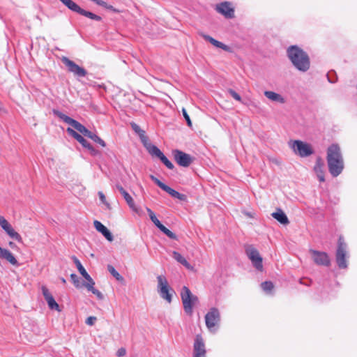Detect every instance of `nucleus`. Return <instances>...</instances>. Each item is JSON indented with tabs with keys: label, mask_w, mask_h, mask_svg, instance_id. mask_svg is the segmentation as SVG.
Masks as SVG:
<instances>
[{
	"label": "nucleus",
	"mask_w": 357,
	"mask_h": 357,
	"mask_svg": "<svg viewBox=\"0 0 357 357\" xmlns=\"http://www.w3.org/2000/svg\"><path fill=\"white\" fill-rule=\"evenodd\" d=\"M324 162L321 158L318 157L316 160V163L314 167V170L317 174V176L320 182L325 181L324 177Z\"/></svg>",
	"instance_id": "obj_18"
},
{
	"label": "nucleus",
	"mask_w": 357,
	"mask_h": 357,
	"mask_svg": "<svg viewBox=\"0 0 357 357\" xmlns=\"http://www.w3.org/2000/svg\"><path fill=\"white\" fill-rule=\"evenodd\" d=\"M146 211L149 213V215L151 221L158 228L162 223L159 221V220L156 218L155 213L149 208H147Z\"/></svg>",
	"instance_id": "obj_32"
},
{
	"label": "nucleus",
	"mask_w": 357,
	"mask_h": 357,
	"mask_svg": "<svg viewBox=\"0 0 357 357\" xmlns=\"http://www.w3.org/2000/svg\"><path fill=\"white\" fill-rule=\"evenodd\" d=\"M97 320V318L96 317H89L86 320V324L89 326H93L96 321Z\"/></svg>",
	"instance_id": "obj_42"
},
{
	"label": "nucleus",
	"mask_w": 357,
	"mask_h": 357,
	"mask_svg": "<svg viewBox=\"0 0 357 357\" xmlns=\"http://www.w3.org/2000/svg\"><path fill=\"white\" fill-rule=\"evenodd\" d=\"M227 92L231 95V96L234 98L236 100L241 101V98L239 94H238L234 90L229 89Z\"/></svg>",
	"instance_id": "obj_38"
},
{
	"label": "nucleus",
	"mask_w": 357,
	"mask_h": 357,
	"mask_svg": "<svg viewBox=\"0 0 357 357\" xmlns=\"http://www.w3.org/2000/svg\"><path fill=\"white\" fill-rule=\"evenodd\" d=\"M41 289H42L43 295L45 301H47L49 307L51 310H55L59 312L61 311V310L59 308V305L55 301L54 297L50 294L48 289L45 286H43Z\"/></svg>",
	"instance_id": "obj_17"
},
{
	"label": "nucleus",
	"mask_w": 357,
	"mask_h": 357,
	"mask_svg": "<svg viewBox=\"0 0 357 357\" xmlns=\"http://www.w3.org/2000/svg\"><path fill=\"white\" fill-rule=\"evenodd\" d=\"M53 114L58 118H59L61 120H62L63 122L73 127L75 129H76L77 131L81 132L84 136L89 137L90 134L91 133V131L89 130L84 126L81 124L79 122L64 114L60 111L54 109Z\"/></svg>",
	"instance_id": "obj_5"
},
{
	"label": "nucleus",
	"mask_w": 357,
	"mask_h": 357,
	"mask_svg": "<svg viewBox=\"0 0 357 357\" xmlns=\"http://www.w3.org/2000/svg\"><path fill=\"white\" fill-rule=\"evenodd\" d=\"M150 178L158 187H160L162 190L169 194L172 197L176 198L181 201L186 200V195L179 193L176 190L172 189L169 186L163 183L153 175H150Z\"/></svg>",
	"instance_id": "obj_11"
},
{
	"label": "nucleus",
	"mask_w": 357,
	"mask_h": 357,
	"mask_svg": "<svg viewBox=\"0 0 357 357\" xmlns=\"http://www.w3.org/2000/svg\"><path fill=\"white\" fill-rule=\"evenodd\" d=\"M206 351L204 340L200 335H197L193 345V357H206Z\"/></svg>",
	"instance_id": "obj_15"
},
{
	"label": "nucleus",
	"mask_w": 357,
	"mask_h": 357,
	"mask_svg": "<svg viewBox=\"0 0 357 357\" xmlns=\"http://www.w3.org/2000/svg\"><path fill=\"white\" fill-rule=\"evenodd\" d=\"M98 196L102 204L107 206L108 208H110L109 204L106 201L105 195L102 192H98Z\"/></svg>",
	"instance_id": "obj_40"
},
{
	"label": "nucleus",
	"mask_w": 357,
	"mask_h": 357,
	"mask_svg": "<svg viewBox=\"0 0 357 357\" xmlns=\"http://www.w3.org/2000/svg\"><path fill=\"white\" fill-rule=\"evenodd\" d=\"M182 113H183V117L185 118V119L186 121L187 125L190 128H191L192 127V121H191L189 115L188 114L185 109H184V108L182 109Z\"/></svg>",
	"instance_id": "obj_39"
},
{
	"label": "nucleus",
	"mask_w": 357,
	"mask_h": 357,
	"mask_svg": "<svg viewBox=\"0 0 357 357\" xmlns=\"http://www.w3.org/2000/svg\"><path fill=\"white\" fill-rule=\"evenodd\" d=\"M61 60L67 68L68 71L73 73L74 75L79 77H83L86 75L87 72L84 68L80 67L68 57L63 56Z\"/></svg>",
	"instance_id": "obj_10"
},
{
	"label": "nucleus",
	"mask_w": 357,
	"mask_h": 357,
	"mask_svg": "<svg viewBox=\"0 0 357 357\" xmlns=\"http://www.w3.org/2000/svg\"><path fill=\"white\" fill-rule=\"evenodd\" d=\"M310 252L312 254V259L315 264L326 266L330 265V259L327 253L314 250H310Z\"/></svg>",
	"instance_id": "obj_16"
},
{
	"label": "nucleus",
	"mask_w": 357,
	"mask_h": 357,
	"mask_svg": "<svg viewBox=\"0 0 357 357\" xmlns=\"http://www.w3.org/2000/svg\"><path fill=\"white\" fill-rule=\"evenodd\" d=\"M245 253L253 266L257 270L261 271L263 270V259L258 250L253 245H250L246 246Z\"/></svg>",
	"instance_id": "obj_8"
},
{
	"label": "nucleus",
	"mask_w": 357,
	"mask_h": 357,
	"mask_svg": "<svg viewBox=\"0 0 357 357\" xmlns=\"http://www.w3.org/2000/svg\"><path fill=\"white\" fill-rule=\"evenodd\" d=\"M220 321V315L217 308H211L205 315L206 327L211 332L215 331V326Z\"/></svg>",
	"instance_id": "obj_9"
},
{
	"label": "nucleus",
	"mask_w": 357,
	"mask_h": 357,
	"mask_svg": "<svg viewBox=\"0 0 357 357\" xmlns=\"http://www.w3.org/2000/svg\"><path fill=\"white\" fill-rule=\"evenodd\" d=\"M287 56L293 66L300 72L305 73L310 68L308 54L298 45H291L287 49Z\"/></svg>",
	"instance_id": "obj_1"
},
{
	"label": "nucleus",
	"mask_w": 357,
	"mask_h": 357,
	"mask_svg": "<svg viewBox=\"0 0 357 357\" xmlns=\"http://www.w3.org/2000/svg\"><path fill=\"white\" fill-rule=\"evenodd\" d=\"M126 354V350L123 347H121V348L119 349L117 352H116V355L119 357L124 356Z\"/></svg>",
	"instance_id": "obj_43"
},
{
	"label": "nucleus",
	"mask_w": 357,
	"mask_h": 357,
	"mask_svg": "<svg viewBox=\"0 0 357 357\" xmlns=\"http://www.w3.org/2000/svg\"><path fill=\"white\" fill-rule=\"evenodd\" d=\"M107 271L114 278H115L116 280L119 282H123L124 280L123 277L121 276L112 265L107 266Z\"/></svg>",
	"instance_id": "obj_29"
},
{
	"label": "nucleus",
	"mask_w": 357,
	"mask_h": 357,
	"mask_svg": "<svg viewBox=\"0 0 357 357\" xmlns=\"http://www.w3.org/2000/svg\"><path fill=\"white\" fill-rule=\"evenodd\" d=\"M70 278H71V280L73 282L74 285L77 288H80L82 287L79 278H78V276L76 274L72 273L70 275Z\"/></svg>",
	"instance_id": "obj_36"
},
{
	"label": "nucleus",
	"mask_w": 357,
	"mask_h": 357,
	"mask_svg": "<svg viewBox=\"0 0 357 357\" xmlns=\"http://www.w3.org/2000/svg\"><path fill=\"white\" fill-rule=\"evenodd\" d=\"M0 258L6 260L15 266H19V263L13 254L8 249L3 248L0 250Z\"/></svg>",
	"instance_id": "obj_20"
},
{
	"label": "nucleus",
	"mask_w": 357,
	"mask_h": 357,
	"mask_svg": "<svg viewBox=\"0 0 357 357\" xmlns=\"http://www.w3.org/2000/svg\"><path fill=\"white\" fill-rule=\"evenodd\" d=\"M131 127L132 130L137 134H139V137H142L144 135V131L142 130L140 127L136 124L135 123H131Z\"/></svg>",
	"instance_id": "obj_37"
},
{
	"label": "nucleus",
	"mask_w": 357,
	"mask_h": 357,
	"mask_svg": "<svg viewBox=\"0 0 357 357\" xmlns=\"http://www.w3.org/2000/svg\"><path fill=\"white\" fill-rule=\"evenodd\" d=\"M347 244L342 237L338 239L337 249L336 251V262L340 268H346L347 267Z\"/></svg>",
	"instance_id": "obj_7"
},
{
	"label": "nucleus",
	"mask_w": 357,
	"mask_h": 357,
	"mask_svg": "<svg viewBox=\"0 0 357 357\" xmlns=\"http://www.w3.org/2000/svg\"><path fill=\"white\" fill-rule=\"evenodd\" d=\"M290 146L294 153L302 158L310 156L314 153L310 144L301 140H295L291 142Z\"/></svg>",
	"instance_id": "obj_6"
},
{
	"label": "nucleus",
	"mask_w": 357,
	"mask_h": 357,
	"mask_svg": "<svg viewBox=\"0 0 357 357\" xmlns=\"http://www.w3.org/2000/svg\"><path fill=\"white\" fill-rule=\"evenodd\" d=\"M158 229L162 231L165 234H166L169 238L177 240V236L173 233L172 231H170L169 229L165 227L162 224H161Z\"/></svg>",
	"instance_id": "obj_30"
},
{
	"label": "nucleus",
	"mask_w": 357,
	"mask_h": 357,
	"mask_svg": "<svg viewBox=\"0 0 357 357\" xmlns=\"http://www.w3.org/2000/svg\"><path fill=\"white\" fill-rule=\"evenodd\" d=\"M98 6H100L102 7H104L105 8L107 9V10H109L114 13H120L121 10L114 8L111 5H109L107 2L102 1V0H100L98 2Z\"/></svg>",
	"instance_id": "obj_31"
},
{
	"label": "nucleus",
	"mask_w": 357,
	"mask_h": 357,
	"mask_svg": "<svg viewBox=\"0 0 357 357\" xmlns=\"http://www.w3.org/2000/svg\"><path fill=\"white\" fill-rule=\"evenodd\" d=\"M84 278L87 281V282H86V284H91V285H95V282L93 281V280L89 275V277L86 276V277H84Z\"/></svg>",
	"instance_id": "obj_45"
},
{
	"label": "nucleus",
	"mask_w": 357,
	"mask_h": 357,
	"mask_svg": "<svg viewBox=\"0 0 357 357\" xmlns=\"http://www.w3.org/2000/svg\"><path fill=\"white\" fill-rule=\"evenodd\" d=\"M261 286L265 291H271L274 288V285L271 281H265L261 283Z\"/></svg>",
	"instance_id": "obj_35"
},
{
	"label": "nucleus",
	"mask_w": 357,
	"mask_h": 357,
	"mask_svg": "<svg viewBox=\"0 0 357 357\" xmlns=\"http://www.w3.org/2000/svg\"><path fill=\"white\" fill-rule=\"evenodd\" d=\"M93 225H94L96 229L98 231L100 232L105 237V238L107 241L111 242L114 240V237H113V235L112 234V233L100 222H99L98 220H95L93 222Z\"/></svg>",
	"instance_id": "obj_19"
},
{
	"label": "nucleus",
	"mask_w": 357,
	"mask_h": 357,
	"mask_svg": "<svg viewBox=\"0 0 357 357\" xmlns=\"http://www.w3.org/2000/svg\"><path fill=\"white\" fill-rule=\"evenodd\" d=\"M328 81H329L330 82H332V83H333V82H335V80H332V79H331V78H330L328 76Z\"/></svg>",
	"instance_id": "obj_49"
},
{
	"label": "nucleus",
	"mask_w": 357,
	"mask_h": 357,
	"mask_svg": "<svg viewBox=\"0 0 357 357\" xmlns=\"http://www.w3.org/2000/svg\"><path fill=\"white\" fill-rule=\"evenodd\" d=\"M264 96L272 101L278 102L280 103L285 102L284 98L280 94L277 93L274 91H264Z\"/></svg>",
	"instance_id": "obj_25"
},
{
	"label": "nucleus",
	"mask_w": 357,
	"mask_h": 357,
	"mask_svg": "<svg viewBox=\"0 0 357 357\" xmlns=\"http://www.w3.org/2000/svg\"><path fill=\"white\" fill-rule=\"evenodd\" d=\"M327 164L328 171L333 177L339 176L344 169V164L340 147L333 144L327 149Z\"/></svg>",
	"instance_id": "obj_2"
},
{
	"label": "nucleus",
	"mask_w": 357,
	"mask_h": 357,
	"mask_svg": "<svg viewBox=\"0 0 357 357\" xmlns=\"http://www.w3.org/2000/svg\"><path fill=\"white\" fill-rule=\"evenodd\" d=\"M149 153L151 155H155L160 158L162 155L163 153L155 145L150 144L149 146L146 147Z\"/></svg>",
	"instance_id": "obj_28"
},
{
	"label": "nucleus",
	"mask_w": 357,
	"mask_h": 357,
	"mask_svg": "<svg viewBox=\"0 0 357 357\" xmlns=\"http://www.w3.org/2000/svg\"><path fill=\"white\" fill-rule=\"evenodd\" d=\"M0 226L6 231V233L13 239L17 241L19 243L22 242L21 236L15 231L10 224L4 218V217L0 215Z\"/></svg>",
	"instance_id": "obj_12"
},
{
	"label": "nucleus",
	"mask_w": 357,
	"mask_h": 357,
	"mask_svg": "<svg viewBox=\"0 0 357 357\" xmlns=\"http://www.w3.org/2000/svg\"><path fill=\"white\" fill-rule=\"evenodd\" d=\"M202 37L207 41H208L209 43H211L213 45H214L215 47H218V48H221L222 50H224L225 51H229V47L223 44L222 43L214 39L213 38H212L211 36H208V35H206V34H202Z\"/></svg>",
	"instance_id": "obj_24"
},
{
	"label": "nucleus",
	"mask_w": 357,
	"mask_h": 357,
	"mask_svg": "<svg viewBox=\"0 0 357 357\" xmlns=\"http://www.w3.org/2000/svg\"><path fill=\"white\" fill-rule=\"evenodd\" d=\"M67 132L74 137L77 142H79L84 148L89 146L90 143L85 139L81 135L77 133L71 128H68L66 130Z\"/></svg>",
	"instance_id": "obj_22"
},
{
	"label": "nucleus",
	"mask_w": 357,
	"mask_h": 357,
	"mask_svg": "<svg viewBox=\"0 0 357 357\" xmlns=\"http://www.w3.org/2000/svg\"><path fill=\"white\" fill-rule=\"evenodd\" d=\"M86 149L90 151V153L93 155V156H96V155H98L100 154V152L95 149L91 145V144H89V146H87Z\"/></svg>",
	"instance_id": "obj_41"
},
{
	"label": "nucleus",
	"mask_w": 357,
	"mask_h": 357,
	"mask_svg": "<svg viewBox=\"0 0 357 357\" xmlns=\"http://www.w3.org/2000/svg\"><path fill=\"white\" fill-rule=\"evenodd\" d=\"M9 245H10L11 248H15V247L16 246V245H15V244L14 243H13V242H10V243H9Z\"/></svg>",
	"instance_id": "obj_47"
},
{
	"label": "nucleus",
	"mask_w": 357,
	"mask_h": 357,
	"mask_svg": "<svg viewBox=\"0 0 357 357\" xmlns=\"http://www.w3.org/2000/svg\"><path fill=\"white\" fill-rule=\"evenodd\" d=\"M82 286L85 287L89 291L92 292L94 288V285L88 284L86 283H82Z\"/></svg>",
	"instance_id": "obj_46"
},
{
	"label": "nucleus",
	"mask_w": 357,
	"mask_h": 357,
	"mask_svg": "<svg viewBox=\"0 0 357 357\" xmlns=\"http://www.w3.org/2000/svg\"><path fill=\"white\" fill-rule=\"evenodd\" d=\"M61 281L63 284H66V280L63 278H61Z\"/></svg>",
	"instance_id": "obj_48"
},
{
	"label": "nucleus",
	"mask_w": 357,
	"mask_h": 357,
	"mask_svg": "<svg viewBox=\"0 0 357 357\" xmlns=\"http://www.w3.org/2000/svg\"><path fill=\"white\" fill-rule=\"evenodd\" d=\"M89 138L91 139L95 142L99 144L102 147H105L106 146L105 142L101 138H100L98 135L93 133L92 132L90 134V135L89 136Z\"/></svg>",
	"instance_id": "obj_33"
},
{
	"label": "nucleus",
	"mask_w": 357,
	"mask_h": 357,
	"mask_svg": "<svg viewBox=\"0 0 357 357\" xmlns=\"http://www.w3.org/2000/svg\"><path fill=\"white\" fill-rule=\"evenodd\" d=\"M72 259L73 261V262L75 263V264L77 266V270L79 271V273L84 278V277H86L88 276L89 277V274L88 273L86 272V271L85 270V268H84V266L82 265L81 262L79 261V260L75 257V256H73L72 257Z\"/></svg>",
	"instance_id": "obj_27"
},
{
	"label": "nucleus",
	"mask_w": 357,
	"mask_h": 357,
	"mask_svg": "<svg viewBox=\"0 0 357 357\" xmlns=\"http://www.w3.org/2000/svg\"><path fill=\"white\" fill-rule=\"evenodd\" d=\"M215 10L218 13L222 14L227 19H232L235 17L234 8L229 1H224L216 5Z\"/></svg>",
	"instance_id": "obj_14"
},
{
	"label": "nucleus",
	"mask_w": 357,
	"mask_h": 357,
	"mask_svg": "<svg viewBox=\"0 0 357 357\" xmlns=\"http://www.w3.org/2000/svg\"><path fill=\"white\" fill-rule=\"evenodd\" d=\"M2 249H3V248H1V247L0 246V250H1Z\"/></svg>",
	"instance_id": "obj_50"
},
{
	"label": "nucleus",
	"mask_w": 357,
	"mask_h": 357,
	"mask_svg": "<svg viewBox=\"0 0 357 357\" xmlns=\"http://www.w3.org/2000/svg\"><path fill=\"white\" fill-rule=\"evenodd\" d=\"M174 160L181 167H188L193 161V158L188 153L180 150L173 151Z\"/></svg>",
	"instance_id": "obj_13"
},
{
	"label": "nucleus",
	"mask_w": 357,
	"mask_h": 357,
	"mask_svg": "<svg viewBox=\"0 0 357 357\" xmlns=\"http://www.w3.org/2000/svg\"><path fill=\"white\" fill-rule=\"evenodd\" d=\"M159 159L168 169H173L174 168V165L164 154Z\"/></svg>",
	"instance_id": "obj_34"
},
{
	"label": "nucleus",
	"mask_w": 357,
	"mask_h": 357,
	"mask_svg": "<svg viewBox=\"0 0 357 357\" xmlns=\"http://www.w3.org/2000/svg\"><path fill=\"white\" fill-rule=\"evenodd\" d=\"M173 258L184 266L188 269L192 268V266L187 261V260L178 252L173 251L172 252Z\"/></svg>",
	"instance_id": "obj_26"
},
{
	"label": "nucleus",
	"mask_w": 357,
	"mask_h": 357,
	"mask_svg": "<svg viewBox=\"0 0 357 357\" xmlns=\"http://www.w3.org/2000/svg\"><path fill=\"white\" fill-rule=\"evenodd\" d=\"M157 290L160 296L170 303L172 301L173 294H175L174 290L169 287L166 277L162 275L157 276Z\"/></svg>",
	"instance_id": "obj_3"
},
{
	"label": "nucleus",
	"mask_w": 357,
	"mask_h": 357,
	"mask_svg": "<svg viewBox=\"0 0 357 357\" xmlns=\"http://www.w3.org/2000/svg\"><path fill=\"white\" fill-rule=\"evenodd\" d=\"M271 215L282 225H286L289 223L287 216L280 208H278L275 212L271 214Z\"/></svg>",
	"instance_id": "obj_23"
},
{
	"label": "nucleus",
	"mask_w": 357,
	"mask_h": 357,
	"mask_svg": "<svg viewBox=\"0 0 357 357\" xmlns=\"http://www.w3.org/2000/svg\"><path fill=\"white\" fill-rule=\"evenodd\" d=\"M181 298L185 312L191 315L193 306L199 301L197 296L193 295L188 287L183 286L181 291Z\"/></svg>",
	"instance_id": "obj_4"
},
{
	"label": "nucleus",
	"mask_w": 357,
	"mask_h": 357,
	"mask_svg": "<svg viewBox=\"0 0 357 357\" xmlns=\"http://www.w3.org/2000/svg\"><path fill=\"white\" fill-rule=\"evenodd\" d=\"M116 188L123 195L129 207L133 211H137L135 202L132 197L124 190V188L121 185H116Z\"/></svg>",
	"instance_id": "obj_21"
},
{
	"label": "nucleus",
	"mask_w": 357,
	"mask_h": 357,
	"mask_svg": "<svg viewBox=\"0 0 357 357\" xmlns=\"http://www.w3.org/2000/svg\"><path fill=\"white\" fill-rule=\"evenodd\" d=\"M92 293L94 295H96L99 300H102L103 299V295H102V294L99 290L95 289H93Z\"/></svg>",
	"instance_id": "obj_44"
}]
</instances>
